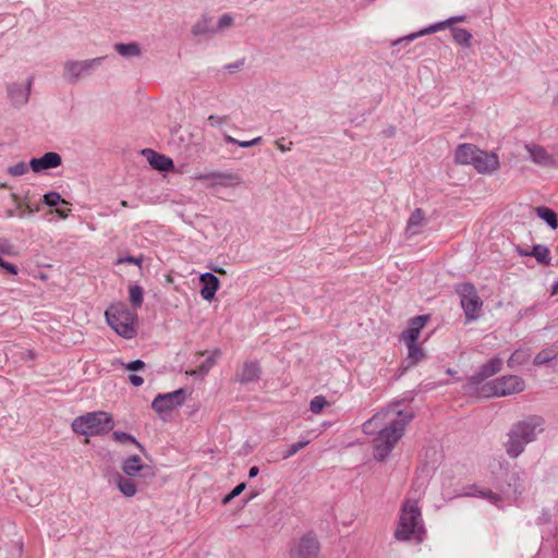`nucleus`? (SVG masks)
I'll list each match as a JSON object with an SVG mask.
<instances>
[{
    "label": "nucleus",
    "instance_id": "27",
    "mask_svg": "<svg viewBox=\"0 0 558 558\" xmlns=\"http://www.w3.org/2000/svg\"><path fill=\"white\" fill-rule=\"evenodd\" d=\"M218 355H219V352L213 353L196 369L186 372V374H189L191 376L199 377V378L205 377L208 374V372L213 368V366L216 364V360H217Z\"/></svg>",
    "mask_w": 558,
    "mask_h": 558
},
{
    "label": "nucleus",
    "instance_id": "35",
    "mask_svg": "<svg viewBox=\"0 0 558 558\" xmlns=\"http://www.w3.org/2000/svg\"><path fill=\"white\" fill-rule=\"evenodd\" d=\"M409 354L408 359L412 361V364L421 361L424 357L423 350L416 344V342H405Z\"/></svg>",
    "mask_w": 558,
    "mask_h": 558
},
{
    "label": "nucleus",
    "instance_id": "3",
    "mask_svg": "<svg viewBox=\"0 0 558 558\" xmlns=\"http://www.w3.org/2000/svg\"><path fill=\"white\" fill-rule=\"evenodd\" d=\"M424 533V521L417 501L414 499H405L400 509L395 537L398 541H410L412 538L422 541Z\"/></svg>",
    "mask_w": 558,
    "mask_h": 558
},
{
    "label": "nucleus",
    "instance_id": "15",
    "mask_svg": "<svg viewBox=\"0 0 558 558\" xmlns=\"http://www.w3.org/2000/svg\"><path fill=\"white\" fill-rule=\"evenodd\" d=\"M429 319L428 315H420L410 319L409 327L402 332V340L404 342H416L420 337L421 330Z\"/></svg>",
    "mask_w": 558,
    "mask_h": 558
},
{
    "label": "nucleus",
    "instance_id": "43",
    "mask_svg": "<svg viewBox=\"0 0 558 558\" xmlns=\"http://www.w3.org/2000/svg\"><path fill=\"white\" fill-rule=\"evenodd\" d=\"M228 121L227 116H217V114H210L207 118V124L213 128H219L226 124Z\"/></svg>",
    "mask_w": 558,
    "mask_h": 558
},
{
    "label": "nucleus",
    "instance_id": "9",
    "mask_svg": "<svg viewBox=\"0 0 558 558\" xmlns=\"http://www.w3.org/2000/svg\"><path fill=\"white\" fill-rule=\"evenodd\" d=\"M186 399V391L178 389L168 393H159L153 400L151 408L159 414L171 412L182 405Z\"/></svg>",
    "mask_w": 558,
    "mask_h": 558
},
{
    "label": "nucleus",
    "instance_id": "54",
    "mask_svg": "<svg viewBox=\"0 0 558 558\" xmlns=\"http://www.w3.org/2000/svg\"><path fill=\"white\" fill-rule=\"evenodd\" d=\"M556 293H558V280L553 286V291H551V294H556Z\"/></svg>",
    "mask_w": 558,
    "mask_h": 558
},
{
    "label": "nucleus",
    "instance_id": "21",
    "mask_svg": "<svg viewBox=\"0 0 558 558\" xmlns=\"http://www.w3.org/2000/svg\"><path fill=\"white\" fill-rule=\"evenodd\" d=\"M260 375V367L257 362L248 361L245 362L239 373L236 374V377L240 383H252L259 378Z\"/></svg>",
    "mask_w": 558,
    "mask_h": 558
},
{
    "label": "nucleus",
    "instance_id": "57",
    "mask_svg": "<svg viewBox=\"0 0 558 558\" xmlns=\"http://www.w3.org/2000/svg\"><path fill=\"white\" fill-rule=\"evenodd\" d=\"M278 148H279L281 151H286V150H287L286 146L280 145V144H278Z\"/></svg>",
    "mask_w": 558,
    "mask_h": 558
},
{
    "label": "nucleus",
    "instance_id": "5",
    "mask_svg": "<svg viewBox=\"0 0 558 558\" xmlns=\"http://www.w3.org/2000/svg\"><path fill=\"white\" fill-rule=\"evenodd\" d=\"M108 325L125 339H132L136 335L134 327L137 314L125 304L118 303L108 307L105 312Z\"/></svg>",
    "mask_w": 558,
    "mask_h": 558
},
{
    "label": "nucleus",
    "instance_id": "29",
    "mask_svg": "<svg viewBox=\"0 0 558 558\" xmlns=\"http://www.w3.org/2000/svg\"><path fill=\"white\" fill-rule=\"evenodd\" d=\"M536 215L544 220L553 230L557 229L558 220L556 213L548 207H537Z\"/></svg>",
    "mask_w": 558,
    "mask_h": 558
},
{
    "label": "nucleus",
    "instance_id": "46",
    "mask_svg": "<svg viewBox=\"0 0 558 558\" xmlns=\"http://www.w3.org/2000/svg\"><path fill=\"white\" fill-rule=\"evenodd\" d=\"M0 267L5 270L7 272L11 274V275H16L17 274V268L16 266H14L13 264L4 260V258H1L0 259Z\"/></svg>",
    "mask_w": 558,
    "mask_h": 558
},
{
    "label": "nucleus",
    "instance_id": "59",
    "mask_svg": "<svg viewBox=\"0 0 558 558\" xmlns=\"http://www.w3.org/2000/svg\"><path fill=\"white\" fill-rule=\"evenodd\" d=\"M215 271L220 272V274H225V270H222V269H217L216 268Z\"/></svg>",
    "mask_w": 558,
    "mask_h": 558
},
{
    "label": "nucleus",
    "instance_id": "25",
    "mask_svg": "<svg viewBox=\"0 0 558 558\" xmlns=\"http://www.w3.org/2000/svg\"><path fill=\"white\" fill-rule=\"evenodd\" d=\"M461 495L484 498L493 505H498V502L501 500L500 496L494 492L482 489L475 485L465 487Z\"/></svg>",
    "mask_w": 558,
    "mask_h": 558
},
{
    "label": "nucleus",
    "instance_id": "37",
    "mask_svg": "<svg viewBox=\"0 0 558 558\" xmlns=\"http://www.w3.org/2000/svg\"><path fill=\"white\" fill-rule=\"evenodd\" d=\"M143 289L142 287L134 284L130 287V302L135 307H141L143 304Z\"/></svg>",
    "mask_w": 558,
    "mask_h": 558
},
{
    "label": "nucleus",
    "instance_id": "26",
    "mask_svg": "<svg viewBox=\"0 0 558 558\" xmlns=\"http://www.w3.org/2000/svg\"><path fill=\"white\" fill-rule=\"evenodd\" d=\"M62 163L61 156L58 153L49 151L37 158V172L57 168Z\"/></svg>",
    "mask_w": 558,
    "mask_h": 558
},
{
    "label": "nucleus",
    "instance_id": "20",
    "mask_svg": "<svg viewBox=\"0 0 558 558\" xmlns=\"http://www.w3.org/2000/svg\"><path fill=\"white\" fill-rule=\"evenodd\" d=\"M114 483L119 489V492L126 498L134 497L137 493V484L134 477H129L117 473L114 475Z\"/></svg>",
    "mask_w": 558,
    "mask_h": 558
},
{
    "label": "nucleus",
    "instance_id": "12",
    "mask_svg": "<svg viewBox=\"0 0 558 558\" xmlns=\"http://www.w3.org/2000/svg\"><path fill=\"white\" fill-rule=\"evenodd\" d=\"M478 173L492 174L499 169V157L494 151H485L480 149L478 155L472 165Z\"/></svg>",
    "mask_w": 558,
    "mask_h": 558
},
{
    "label": "nucleus",
    "instance_id": "11",
    "mask_svg": "<svg viewBox=\"0 0 558 558\" xmlns=\"http://www.w3.org/2000/svg\"><path fill=\"white\" fill-rule=\"evenodd\" d=\"M319 543L312 534H306L299 541L292 549V558H318Z\"/></svg>",
    "mask_w": 558,
    "mask_h": 558
},
{
    "label": "nucleus",
    "instance_id": "14",
    "mask_svg": "<svg viewBox=\"0 0 558 558\" xmlns=\"http://www.w3.org/2000/svg\"><path fill=\"white\" fill-rule=\"evenodd\" d=\"M530 159L541 167H551L555 165V158L544 147L535 144H525Z\"/></svg>",
    "mask_w": 558,
    "mask_h": 558
},
{
    "label": "nucleus",
    "instance_id": "52",
    "mask_svg": "<svg viewBox=\"0 0 558 558\" xmlns=\"http://www.w3.org/2000/svg\"><path fill=\"white\" fill-rule=\"evenodd\" d=\"M517 252L520 256H531V251L517 247Z\"/></svg>",
    "mask_w": 558,
    "mask_h": 558
},
{
    "label": "nucleus",
    "instance_id": "30",
    "mask_svg": "<svg viewBox=\"0 0 558 558\" xmlns=\"http://www.w3.org/2000/svg\"><path fill=\"white\" fill-rule=\"evenodd\" d=\"M114 49L122 57H138L142 52L136 43L117 44Z\"/></svg>",
    "mask_w": 558,
    "mask_h": 558
},
{
    "label": "nucleus",
    "instance_id": "58",
    "mask_svg": "<svg viewBox=\"0 0 558 558\" xmlns=\"http://www.w3.org/2000/svg\"><path fill=\"white\" fill-rule=\"evenodd\" d=\"M121 206H123V207H129V204H128V202H126V201H122V202H121Z\"/></svg>",
    "mask_w": 558,
    "mask_h": 558
},
{
    "label": "nucleus",
    "instance_id": "45",
    "mask_svg": "<svg viewBox=\"0 0 558 558\" xmlns=\"http://www.w3.org/2000/svg\"><path fill=\"white\" fill-rule=\"evenodd\" d=\"M142 256L140 257H135V256H126V257H121L117 260V264H134L138 267L142 266Z\"/></svg>",
    "mask_w": 558,
    "mask_h": 558
},
{
    "label": "nucleus",
    "instance_id": "2",
    "mask_svg": "<svg viewBox=\"0 0 558 558\" xmlns=\"http://www.w3.org/2000/svg\"><path fill=\"white\" fill-rule=\"evenodd\" d=\"M544 430V420L533 415L512 425L507 434L505 449L510 458H518L525 449V446L537 439Z\"/></svg>",
    "mask_w": 558,
    "mask_h": 558
},
{
    "label": "nucleus",
    "instance_id": "47",
    "mask_svg": "<svg viewBox=\"0 0 558 558\" xmlns=\"http://www.w3.org/2000/svg\"><path fill=\"white\" fill-rule=\"evenodd\" d=\"M124 366L128 371H140L144 368L145 363L142 360H135L128 364H124Z\"/></svg>",
    "mask_w": 558,
    "mask_h": 558
},
{
    "label": "nucleus",
    "instance_id": "50",
    "mask_svg": "<svg viewBox=\"0 0 558 558\" xmlns=\"http://www.w3.org/2000/svg\"><path fill=\"white\" fill-rule=\"evenodd\" d=\"M56 211H57V214L59 215L60 218L65 219L69 216L71 210L69 208H66V209H64V208H57Z\"/></svg>",
    "mask_w": 558,
    "mask_h": 558
},
{
    "label": "nucleus",
    "instance_id": "10",
    "mask_svg": "<svg viewBox=\"0 0 558 558\" xmlns=\"http://www.w3.org/2000/svg\"><path fill=\"white\" fill-rule=\"evenodd\" d=\"M194 179L198 181L209 180L211 186L234 187L242 183V178L232 171L196 173Z\"/></svg>",
    "mask_w": 558,
    "mask_h": 558
},
{
    "label": "nucleus",
    "instance_id": "39",
    "mask_svg": "<svg viewBox=\"0 0 558 558\" xmlns=\"http://www.w3.org/2000/svg\"><path fill=\"white\" fill-rule=\"evenodd\" d=\"M310 444L308 439H301L298 442L291 444L288 446L286 451L282 454L283 459H288L299 452L301 449L305 448Z\"/></svg>",
    "mask_w": 558,
    "mask_h": 558
},
{
    "label": "nucleus",
    "instance_id": "22",
    "mask_svg": "<svg viewBox=\"0 0 558 558\" xmlns=\"http://www.w3.org/2000/svg\"><path fill=\"white\" fill-rule=\"evenodd\" d=\"M424 223H425V216H424L423 210L420 208L415 209L411 214V216L407 222V228H405L407 236H413V235L418 234L421 232Z\"/></svg>",
    "mask_w": 558,
    "mask_h": 558
},
{
    "label": "nucleus",
    "instance_id": "56",
    "mask_svg": "<svg viewBox=\"0 0 558 558\" xmlns=\"http://www.w3.org/2000/svg\"><path fill=\"white\" fill-rule=\"evenodd\" d=\"M37 278H40L43 280H46L47 279V276L41 274V272H37Z\"/></svg>",
    "mask_w": 558,
    "mask_h": 558
},
{
    "label": "nucleus",
    "instance_id": "19",
    "mask_svg": "<svg viewBox=\"0 0 558 558\" xmlns=\"http://www.w3.org/2000/svg\"><path fill=\"white\" fill-rule=\"evenodd\" d=\"M191 33L193 36H214L217 34L213 17L209 15H202L196 23L192 26Z\"/></svg>",
    "mask_w": 558,
    "mask_h": 558
},
{
    "label": "nucleus",
    "instance_id": "41",
    "mask_svg": "<svg viewBox=\"0 0 558 558\" xmlns=\"http://www.w3.org/2000/svg\"><path fill=\"white\" fill-rule=\"evenodd\" d=\"M327 400L324 396H316L314 397L310 402V410L318 414L323 411V409L326 407Z\"/></svg>",
    "mask_w": 558,
    "mask_h": 558
},
{
    "label": "nucleus",
    "instance_id": "48",
    "mask_svg": "<svg viewBox=\"0 0 558 558\" xmlns=\"http://www.w3.org/2000/svg\"><path fill=\"white\" fill-rule=\"evenodd\" d=\"M129 380L135 387L142 386L144 383V379L141 376L134 374L129 376Z\"/></svg>",
    "mask_w": 558,
    "mask_h": 558
},
{
    "label": "nucleus",
    "instance_id": "53",
    "mask_svg": "<svg viewBox=\"0 0 558 558\" xmlns=\"http://www.w3.org/2000/svg\"><path fill=\"white\" fill-rule=\"evenodd\" d=\"M234 497L231 495V493H229L228 495H226L222 499V504L223 505H227L229 504Z\"/></svg>",
    "mask_w": 558,
    "mask_h": 558
},
{
    "label": "nucleus",
    "instance_id": "4",
    "mask_svg": "<svg viewBox=\"0 0 558 558\" xmlns=\"http://www.w3.org/2000/svg\"><path fill=\"white\" fill-rule=\"evenodd\" d=\"M72 429L87 437L108 433L113 428L112 417L104 411L89 412L73 420Z\"/></svg>",
    "mask_w": 558,
    "mask_h": 558
},
{
    "label": "nucleus",
    "instance_id": "18",
    "mask_svg": "<svg viewBox=\"0 0 558 558\" xmlns=\"http://www.w3.org/2000/svg\"><path fill=\"white\" fill-rule=\"evenodd\" d=\"M121 469L123 472L122 475L129 477H136L141 471L149 470V468L143 463L142 459L137 454L125 458L122 461Z\"/></svg>",
    "mask_w": 558,
    "mask_h": 558
},
{
    "label": "nucleus",
    "instance_id": "36",
    "mask_svg": "<svg viewBox=\"0 0 558 558\" xmlns=\"http://www.w3.org/2000/svg\"><path fill=\"white\" fill-rule=\"evenodd\" d=\"M44 203L49 207H56L60 204L69 205V203L61 197V195L57 192H49L44 195Z\"/></svg>",
    "mask_w": 558,
    "mask_h": 558
},
{
    "label": "nucleus",
    "instance_id": "55",
    "mask_svg": "<svg viewBox=\"0 0 558 558\" xmlns=\"http://www.w3.org/2000/svg\"><path fill=\"white\" fill-rule=\"evenodd\" d=\"M28 166L35 171V157L29 160Z\"/></svg>",
    "mask_w": 558,
    "mask_h": 558
},
{
    "label": "nucleus",
    "instance_id": "44",
    "mask_svg": "<svg viewBox=\"0 0 558 558\" xmlns=\"http://www.w3.org/2000/svg\"><path fill=\"white\" fill-rule=\"evenodd\" d=\"M28 171V166L25 162H19L8 169V172L13 177H19Z\"/></svg>",
    "mask_w": 558,
    "mask_h": 558
},
{
    "label": "nucleus",
    "instance_id": "32",
    "mask_svg": "<svg viewBox=\"0 0 558 558\" xmlns=\"http://www.w3.org/2000/svg\"><path fill=\"white\" fill-rule=\"evenodd\" d=\"M530 357L527 350H517L508 360V366L514 368L519 365L524 364Z\"/></svg>",
    "mask_w": 558,
    "mask_h": 558
},
{
    "label": "nucleus",
    "instance_id": "40",
    "mask_svg": "<svg viewBox=\"0 0 558 558\" xmlns=\"http://www.w3.org/2000/svg\"><path fill=\"white\" fill-rule=\"evenodd\" d=\"M233 25V16L230 13L222 14L217 24H215V28H217V34L223 32L227 28H230Z\"/></svg>",
    "mask_w": 558,
    "mask_h": 558
},
{
    "label": "nucleus",
    "instance_id": "23",
    "mask_svg": "<svg viewBox=\"0 0 558 558\" xmlns=\"http://www.w3.org/2000/svg\"><path fill=\"white\" fill-rule=\"evenodd\" d=\"M502 366V360L499 357H493L486 364H484L480 372L473 377V379L478 383L482 381L495 374H497Z\"/></svg>",
    "mask_w": 558,
    "mask_h": 558
},
{
    "label": "nucleus",
    "instance_id": "33",
    "mask_svg": "<svg viewBox=\"0 0 558 558\" xmlns=\"http://www.w3.org/2000/svg\"><path fill=\"white\" fill-rule=\"evenodd\" d=\"M452 37L454 41L461 46L469 47L471 44L472 35L464 28H453Z\"/></svg>",
    "mask_w": 558,
    "mask_h": 558
},
{
    "label": "nucleus",
    "instance_id": "34",
    "mask_svg": "<svg viewBox=\"0 0 558 558\" xmlns=\"http://www.w3.org/2000/svg\"><path fill=\"white\" fill-rule=\"evenodd\" d=\"M223 140L228 144H236V145H239L242 148H250L252 146L260 144L262 141H263L260 136H257V137L251 140V141H239V140L232 137L229 134H225L223 135Z\"/></svg>",
    "mask_w": 558,
    "mask_h": 558
},
{
    "label": "nucleus",
    "instance_id": "28",
    "mask_svg": "<svg viewBox=\"0 0 558 558\" xmlns=\"http://www.w3.org/2000/svg\"><path fill=\"white\" fill-rule=\"evenodd\" d=\"M531 256H533L539 264L550 265L551 257L549 248L543 244H535L531 250Z\"/></svg>",
    "mask_w": 558,
    "mask_h": 558
},
{
    "label": "nucleus",
    "instance_id": "1",
    "mask_svg": "<svg viewBox=\"0 0 558 558\" xmlns=\"http://www.w3.org/2000/svg\"><path fill=\"white\" fill-rule=\"evenodd\" d=\"M412 418V412L400 410L399 402H395L375 413L362 425L364 434H376L373 448L377 461H383L390 454Z\"/></svg>",
    "mask_w": 558,
    "mask_h": 558
},
{
    "label": "nucleus",
    "instance_id": "51",
    "mask_svg": "<svg viewBox=\"0 0 558 558\" xmlns=\"http://www.w3.org/2000/svg\"><path fill=\"white\" fill-rule=\"evenodd\" d=\"M258 473H259V469H258L257 466H255V465H254V466H252V468L250 469V471H248V476H250V477H255V476H257V475H258Z\"/></svg>",
    "mask_w": 558,
    "mask_h": 558
},
{
    "label": "nucleus",
    "instance_id": "24",
    "mask_svg": "<svg viewBox=\"0 0 558 558\" xmlns=\"http://www.w3.org/2000/svg\"><path fill=\"white\" fill-rule=\"evenodd\" d=\"M144 154H149L148 161L154 169L160 171H168L173 168V161L171 158L157 154L150 149H146L143 151Z\"/></svg>",
    "mask_w": 558,
    "mask_h": 558
},
{
    "label": "nucleus",
    "instance_id": "16",
    "mask_svg": "<svg viewBox=\"0 0 558 558\" xmlns=\"http://www.w3.org/2000/svg\"><path fill=\"white\" fill-rule=\"evenodd\" d=\"M203 287L201 289V295L206 301L214 300L216 292L220 287L219 279L211 272H205L199 278Z\"/></svg>",
    "mask_w": 558,
    "mask_h": 558
},
{
    "label": "nucleus",
    "instance_id": "17",
    "mask_svg": "<svg viewBox=\"0 0 558 558\" xmlns=\"http://www.w3.org/2000/svg\"><path fill=\"white\" fill-rule=\"evenodd\" d=\"M480 148L473 144H460L454 151V161L459 165H473Z\"/></svg>",
    "mask_w": 558,
    "mask_h": 558
},
{
    "label": "nucleus",
    "instance_id": "7",
    "mask_svg": "<svg viewBox=\"0 0 558 558\" xmlns=\"http://www.w3.org/2000/svg\"><path fill=\"white\" fill-rule=\"evenodd\" d=\"M456 291L460 296L461 306L468 322L478 318L483 303L474 286L471 283H461L457 286Z\"/></svg>",
    "mask_w": 558,
    "mask_h": 558
},
{
    "label": "nucleus",
    "instance_id": "42",
    "mask_svg": "<svg viewBox=\"0 0 558 558\" xmlns=\"http://www.w3.org/2000/svg\"><path fill=\"white\" fill-rule=\"evenodd\" d=\"M16 254L13 245L7 240H0V259L4 256H14Z\"/></svg>",
    "mask_w": 558,
    "mask_h": 558
},
{
    "label": "nucleus",
    "instance_id": "13",
    "mask_svg": "<svg viewBox=\"0 0 558 558\" xmlns=\"http://www.w3.org/2000/svg\"><path fill=\"white\" fill-rule=\"evenodd\" d=\"M464 20V16H453V17H450L444 22H439V23H436V24H433L422 31H420L418 33H413V34H410L403 38H400V39H397L393 45H399L403 41H412L414 39H416L417 37L420 36H423V35H426V34H432V33H436L438 31H441L444 29L445 27L451 25L452 23L454 22H462Z\"/></svg>",
    "mask_w": 558,
    "mask_h": 558
},
{
    "label": "nucleus",
    "instance_id": "8",
    "mask_svg": "<svg viewBox=\"0 0 558 558\" xmlns=\"http://www.w3.org/2000/svg\"><path fill=\"white\" fill-rule=\"evenodd\" d=\"M524 380L517 375L499 377L486 385L487 396L505 397L523 391Z\"/></svg>",
    "mask_w": 558,
    "mask_h": 558
},
{
    "label": "nucleus",
    "instance_id": "49",
    "mask_svg": "<svg viewBox=\"0 0 558 558\" xmlns=\"http://www.w3.org/2000/svg\"><path fill=\"white\" fill-rule=\"evenodd\" d=\"M245 487H246L245 483H240L230 493L235 498L245 489Z\"/></svg>",
    "mask_w": 558,
    "mask_h": 558
},
{
    "label": "nucleus",
    "instance_id": "6",
    "mask_svg": "<svg viewBox=\"0 0 558 558\" xmlns=\"http://www.w3.org/2000/svg\"><path fill=\"white\" fill-rule=\"evenodd\" d=\"M105 57H97L85 60H69L64 63L63 76L70 83H76L80 80L92 75L98 69Z\"/></svg>",
    "mask_w": 558,
    "mask_h": 558
},
{
    "label": "nucleus",
    "instance_id": "38",
    "mask_svg": "<svg viewBox=\"0 0 558 558\" xmlns=\"http://www.w3.org/2000/svg\"><path fill=\"white\" fill-rule=\"evenodd\" d=\"M556 357H557V353H555L550 349H545L536 354V356L534 359V364L543 365V364H546V363L553 361Z\"/></svg>",
    "mask_w": 558,
    "mask_h": 558
},
{
    "label": "nucleus",
    "instance_id": "31",
    "mask_svg": "<svg viewBox=\"0 0 558 558\" xmlns=\"http://www.w3.org/2000/svg\"><path fill=\"white\" fill-rule=\"evenodd\" d=\"M112 438L120 444H134L141 451H144V447L136 440L134 436L125 432L116 430L112 433Z\"/></svg>",
    "mask_w": 558,
    "mask_h": 558
}]
</instances>
